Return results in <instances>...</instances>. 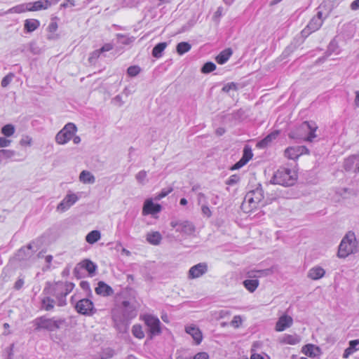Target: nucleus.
Here are the masks:
<instances>
[{"instance_id": "nucleus-18", "label": "nucleus", "mask_w": 359, "mask_h": 359, "mask_svg": "<svg viewBox=\"0 0 359 359\" xmlns=\"http://www.w3.org/2000/svg\"><path fill=\"white\" fill-rule=\"evenodd\" d=\"M43 292L44 294H51L55 297L57 299L58 306H64L67 304L66 297H64V295L59 294V290H56L55 287H53V289L45 287Z\"/></svg>"}, {"instance_id": "nucleus-39", "label": "nucleus", "mask_w": 359, "mask_h": 359, "mask_svg": "<svg viewBox=\"0 0 359 359\" xmlns=\"http://www.w3.org/2000/svg\"><path fill=\"white\" fill-rule=\"evenodd\" d=\"M16 152L11 149H0V163L6 159L13 158Z\"/></svg>"}, {"instance_id": "nucleus-3", "label": "nucleus", "mask_w": 359, "mask_h": 359, "mask_svg": "<svg viewBox=\"0 0 359 359\" xmlns=\"http://www.w3.org/2000/svg\"><path fill=\"white\" fill-rule=\"evenodd\" d=\"M66 323V320L62 318H48L46 316H41L33 320L34 330L41 331L45 330L49 332H54L60 329Z\"/></svg>"}, {"instance_id": "nucleus-51", "label": "nucleus", "mask_w": 359, "mask_h": 359, "mask_svg": "<svg viewBox=\"0 0 359 359\" xmlns=\"http://www.w3.org/2000/svg\"><path fill=\"white\" fill-rule=\"evenodd\" d=\"M101 52L99 51V49L93 51L89 56L88 60L90 63H94L97 60V59L100 56Z\"/></svg>"}, {"instance_id": "nucleus-12", "label": "nucleus", "mask_w": 359, "mask_h": 359, "mask_svg": "<svg viewBox=\"0 0 359 359\" xmlns=\"http://www.w3.org/2000/svg\"><path fill=\"white\" fill-rule=\"evenodd\" d=\"M170 226L175 229L176 231L191 234L195 231V226L189 221H171Z\"/></svg>"}, {"instance_id": "nucleus-54", "label": "nucleus", "mask_w": 359, "mask_h": 359, "mask_svg": "<svg viewBox=\"0 0 359 359\" xmlns=\"http://www.w3.org/2000/svg\"><path fill=\"white\" fill-rule=\"evenodd\" d=\"M83 269L79 264H77L74 269L73 273L77 278H81L83 277Z\"/></svg>"}, {"instance_id": "nucleus-46", "label": "nucleus", "mask_w": 359, "mask_h": 359, "mask_svg": "<svg viewBox=\"0 0 359 359\" xmlns=\"http://www.w3.org/2000/svg\"><path fill=\"white\" fill-rule=\"evenodd\" d=\"M283 341L287 344L294 345L299 343V339L296 335L287 334L285 336Z\"/></svg>"}, {"instance_id": "nucleus-33", "label": "nucleus", "mask_w": 359, "mask_h": 359, "mask_svg": "<svg viewBox=\"0 0 359 359\" xmlns=\"http://www.w3.org/2000/svg\"><path fill=\"white\" fill-rule=\"evenodd\" d=\"M167 46L166 42H161L156 44L152 50V56L156 58H160Z\"/></svg>"}, {"instance_id": "nucleus-57", "label": "nucleus", "mask_w": 359, "mask_h": 359, "mask_svg": "<svg viewBox=\"0 0 359 359\" xmlns=\"http://www.w3.org/2000/svg\"><path fill=\"white\" fill-rule=\"evenodd\" d=\"M32 142V139L29 136H25L20 140V144L21 146H30Z\"/></svg>"}, {"instance_id": "nucleus-45", "label": "nucleus", "mask_w": 359, "mask_h": 359, "mask_svg": "<svg viewBox=\"0 0 359 359\" xmlns=\"http://www.w3.org/2000/svg\"><path fill=\"white\" fill-rule=\"evenodd\" d=\"M147 171L142 170L137 172L135 175V179L138 183L141 184H145V183L148 181L147 180Z\"/></svg>"}, {"instance_id": "nucleus-24", "label": "nucleus", "mask_w": 359, "mask_h": 359, "mask_svg": "<svg viewBox=\"0 0 359 359\" xmlns=\"http://www.w3.org/2000/svg\"><path fill=\"white\" fill-rule=\"evenodd\" d=\"M325 271L320 266L311 268L308 273V277L312 280H318L324 276Z\"/></svg>"}, {"instance_id": "nucleus-7", "label": "nucleus", "mask_w": 359, "mask_h": 359, "mask_svg": "<svg viewBox=\"0 0 359 359\" xmlns=\"http://www.w3.org/2000/svg\"><path fill=\"white\" fill-rule=\"evenodd\" d=\"M144 321L148 327V335L149 339L158 336L161 333V322L157 317L151 315H145Z\"/></svg>"}, {"instance_id": "nucleus-21", "label": "nucleus", "mask_w": 359, "mask_h": 359, "mask_svg": "<svg viewBox=\"0 0 359 359\" xmlns=\"http://www.w3.org/2000/svg\"><path fill=\"white\" fill-rule=\"evenodd\" d=\"M273 273L272 269H266L262 270H251L247 272L246 276L248 278L258 279L261 277H265L271 275Z\"/></svg>"}, {"instance_id": "nucleus-30", "label": "nucleus", "mask_w": 359, "mask_h": 359, "mask_svg": "<svg viewBox=\"0 0 359 359\" xmlns=\"http://www.w3.org/2000/svg\"><path fill=\"white\" fill-rule=\"evenodd\" d=\"M81 182L85 184H93L95 182L94 175L89 171L83 170L79 175Z\"/></svg>"}, {"instance_id": "nucleus-50", "label": "nucleus", "mask_w": 359, "mask_h": 359, "mask_svg": "<svg viewBox=\"0 0 359 359\" xmlns=\"http://www.w3.org/2000/svg\"><path fill=\"white\" fill-rule=\"evenodd\" d=\"M172 188L170 187L168 189H163L156 196V200H161V198L168 196L170 193L172 191Z\"/></svg>"}, {"instance_id": "nucleus-20", "label": "nucleus", "mask_w": 359, "mask_h": 359, "mask_svg": "<svg viewBox=\"0 0 359 359\" xmlns=\"http://www.w3.org/2000/svg\"><path fill=\"white\" fill-rule=\"evenodd\" d=\"M79 264L83 270L84 269L88 272L90 276L93 277L95 276L97 266L91 260L86 259L80 262Z\"/></svg>"}, {"instance_id": "nucleus-47", "label": "nucleus", "mask_w": 359, "mask_h": 359, "mask_svg": "<svg viewBox=\"0 0 359 359\" xmlns=\"http://www.w3.org/2000/svg\"><path fill=\"white\" fill-rule=\"evenodd\" d=\"M140 72L141 68L137 65L130 66L127 69V74L131 77L136 76Z\"/></svg>"}, {"instance_id": "nucleus-29", "label": "nucleus", "mask_w": 359, "mask_h": 359, "mask_svg": "<svg viewBox=\"0 0 359 359\" xmlns=\"http://www.w3.org/2000/svg\"><path fill=\"white\" fill-rule=\"evenodd\" d=\"M243 283L244 287L250 292H255L259 285L258 279L256 278L246 279Z\"/></svg>"}, {"instance_id": "nucleus-59", "label": "nucleus", "mask_w": 359, "mask_h": 359, "mask_svg": "<svg viewBox=\"0 0 359 359\" xmlns=\"http://www.w3.org/2000/svg\"><path fill=\"white\" fill-rule=\"evenodd\" d=\"M246 164L245 161H243L241 158L236 162L234 165H233L230 170H235L241 168L243 166H244Z\"/></svg>"}, {"instance_id": "nucleus-43", "label": "nucleus", "mask_w": 359, "mask_h": 359, "mask_svg": "<svg viewBox=\"0 0 359 359\" xmlns=\"http://www.w3.org/2000/svg\"><path fill=\"white\" fill-rule=\"evenodd\" d=\"M11 11L16 13H22L26 11H29L28 3L19 4L16 6L13 7Z\"/></svg>"}, {"instance_id": "nucleus-10", "label": "nucleus", "mask_w": 359, "mask_h": 359, "mask_svg": "<svg viewBox=\"0 0 359 359\" xmlns=\"http://www.w3.org/2000/svg\"><path fill=\"white\" fill-rule=\"evenodd\" d=\"M79 199V196L68 191L67 195L62 201L57 205V210L60 212H65L69 210L73 205H74Z\"/></svg>"}, {"instance_id": "nucleus-63", "label": "nucleus", "mask_w": 359, "mask_h": 359, "mask_svg": "<svg viewBox=\"0 0 359 359\" xmlns=\"http://www.w3.org/2000/svg\"><path fill=\"white\" fill-rule=\"evenodd\" d=\"M80 287L85 291L90 292V284L88 281H86V280L81 281Z\"/></svg>"}, {"instance_id": "nucleus-35", "label": "nucleus", "mask_w": 359, "mask_h": 359, "mask_svg": "<svg viewBox=\"0 0 359 359\" xmlns=\"http://www.w3.org/2000/svg\"><path fill=\"white\" fill-rule=\"evenodd\" d=\"M303 126H306L307 128L310 130L309 135L306 137V140L309 142H312L313 140L316 137L315 132L317 129V126L315 123H310L308 121H305L303 123Z\"/></svg>"}, {"instance_id": "nucleus-64", "label": "nucleus", "mask_w": 359, "mask_h": 359, "mask_svg": "<svg viewBox=\"0 0 359 359\" xmlns=\"http://www.w3.org/2000/svg\"><path fill=\"white\" fill-rule=\"evenodd\" d=\"M24 285V279L18 278L17 281L15 283L14 288L17 290H20Z\"/></svg>"}, {"instance_id": "nucleus-44", "label": "nucleus", "mask_w": 359, "mask_h": 359, "mask_svg": "<svg viewBox=\"0 0 359 359\" xmlns=\"http://www.w3.org/2000/svg\"><path fill=\"white\" fill-rule=\"evenodd\" d=\"M216 69V65L212 62H205L201 68V72L204 74H208Z\"/></svg>"}, {"instance_id": "nucleus-41", "label": "nucleus", "mask_w": 359, "mask_h": 359, "mask_svg": "<svg viewBox=\"0 0 359 359\" xmlns=\"http://www.w3.org/2000/svg\"><path fill=\"white\" fill-rule=\"evenodd\" d=\"M253 154L251 148L248 145H245L243 149V156L241 159L246 163L252 158Z\"/></svg>"}, {"instance_id": "nucleus-28", "label": "nucleus", "mask_w": 359, "mask_h": 359, "mask_svg": "<svg viewBox=\"0 0 359 359\" xmlns=\"http://www.w3.org/2000/svg\"><path fill=\"white\" fill-rule=\"evenodd\" d=\"M41 309L50 311L54 309L55 301L50 297H45L41 301Z\"/></svg>"}, {"instance_id": "nucleus-14", "label": "nucleus", "mask_w": 359, "mask_h": 359, "mask_svg": "<svg viewBox=\"0 0 359 359\" xmlns=\"http://www.w3.org/2000/svg\"><path fill=\"white\" fill-rule=\"evenodd\" d=\"M161 210V205L160 204L154 203L151 199H147L144 203L142 214L144 215H154L158 213Z\"/></svg>"}, {"instance_id": "nucleus-27", "label": "nucleus", "mask_w": 359, "mask_h": 359, "mask_svg": "<svg viewBox=\"0 0 359 359\" xmlns=\"http://www.w3.org/2000/svg\"><path fill=\"white\" fill-rule=\"evenodd\" d=\"M338 48H339V46H338L337 42L336 41L335 39H332L328 45L327 49L325 53V56L319 58L318 60L320 61H323L327 57H329L332 53H339Z\"/></svg>"}, {"instance_id": "nucleus-19", "label": "nucleus", "mask_w": 359, "mask_h": 359, "mask_svg": "<svg viewBox=\"0 0 359 359\" xmlns=\"http://www.w3.org/2000/svg\"><path fill=\"white\" fill-rule=\"evenodd\" d=\"M95 292L103 297H109L114 294V290L104 282L100 281L97 283V287L95 288Z\"/></svg>"}, {"instance_id": "nucleus-22", "label": "nucleus", "mask_w": 359, "mask_h": 359, "mask_svg": "<svg viewBox=\"0 0 359 359\" xmlns=\"http://www.w3.org/2000/svg\"><path fill=\"white\" fill-rule=\"evenodd\" d=\"M302 352L307 356L313 358L320 353V348L313 344H309L302 348Z\"/></svg>"}, {"instance_id": "nucleus-58", "label": "nucleus", "mask_w": 359, "mask_h": 359, "mask_svg": "<svg viewBox=\"0 0 359 359\" xmlns=\"http://www.w3.org/2000/svg\"><path fill=\"white\" fill-rule=\"evenodd\" d=\"M250 359H270V357L262 353H252Z\"/></svg>"}, {"instance_id": "nucleus-32", "label": "nucleus", "mask_w": 359, "mask_h": 359, "mask_svg": "<svg viewBox=\"0 0 359 359\" xmlns=\"http://www.w3.org/2000/svg\"><path fill=\"white\" fill-rule=\"evenodd\" d=\"M162 240V236L158 231H154L147 234V241L152 245H158Z\"/></svg>"}, {"instance_id": "nucleus-11", "label": "nucleus", "mask_w": 359, "mask_h": 359, "mask_svg": "<svg viewBox=\"0 0 359 359\" xmlns=\"http://www.w3.org/2000/svg\"><path fill=\"white\" fill-rule=\"evenodd\" d=\"M34 242L29 243L27 245L22 247L15 254V259L18 261H28L32 259L34 253L36 251L34 248Z\"/></svg>"}, {"instance_id": "nucleus-56", "label": "nucleus", "mask_w": 359, "mask_h": 359, "mask_svg": "<svg viewBox=\"0 0 359 359\" xmlns=\"http://www.w3.org/2000/svg\"><path fill=\"white\" fill-rule=\"evenodd\" d=\"M114 48V44L111 43H107L104 44L100 49L99 51L101 53H104L105 52L109 51Z\"/></svg>"}, {"instance_id": "nucleus-36", "label": "nucleus", "mask_w": 359, "mask_h": 359, "mask_svg": "<svg viewBox=\"0 0 359 359\" xmlns=\"http://www.w3.org/2000/svg\"><path fill=\"white\" fill-rule=\"evenodd\" d=\"M285 156L289 159L294 160L298 158L300 154H299L297 147H290L287 148L285 151Z\"/></svg>"}, {"instance_id": "nucleus-62", "label": "nucleus", "mask_w": 359, "mask_h": 359, "mask_svg": "<svg viewBox=\"0 0 359 359\" xmlns=\"http://www.w3.org/2000/svg\"><path fill=\"white\" fill-rule=\"evenodd\" d=\"M359 345V339H354L349 341L348 347L355 352L357 349L356 346Z\"/></svg>"}, {"instance_id": "nucleus-6", "label": "nucleus", "mask_w": 359, "mask_h": 359, "mask_svg": "<svg viewBox=\"0 0 359 359\" xmlns=\"http://www.w3.org/2000/svg\"><path fill=\"white\" fill-rule=\"evenodd\" d=\"M77 131L76 126L73 123H68L60 130L55 136V141L59 144L68 142Z\"/></svg>"}, {"instance_id": "nucleus-60", "label": "nucleus", "mask_w": 359, "mask_h": 359, "mask_svg": "<svg viewBox=\"0 0 359 359\" xmlns=\"http://www.w3.org/2000/svg\"><path fill=\"white\" fill-rule=\"evenodd\" d=\"M198 204H206L208 203V201H207V197L205 196V195L203 194V193H198Z\"/></svg>"}, {"instance_id": "nucleus-61", "label": "nucleus", "mask_w": 359, "mask_h": 359, "mask_svg": "<svg viewBox=\"0 0 359 359\" xmlns=\"http://www.w3.org/2000/svg\"><path fill=\"white\" fill-rule=\"evenodd\" d=\"M11 143V140L6 139V137H0V147H8Z\"/></svg>"}, {"instance_id": "nucleus-26", "label": "nucleus", "mask_w": 359, "mask_h": 359, "mask_svg": "<svg viewBox=\"0 0 359 359\" xmlns=\"http://www.w3.org/2000/svg\"><path fill=\"white\" fill-rule=\"evenodd\" d=\"M40 22L36 19H27L25 20L24 29L27 32H32L39 28Z\"/></svg>"}, {"instance_id": "nucleus-13", "label": "nucleus", "mask_w": 359, "mask_h": 359, "mask_svg": "<svg viewBox=\"0 0 359 359\" xmlns=\"http://www.w3.org/2000/svg\"><path fill=\"white\" fill-rule=\"evenodd\" d=\"M208 271V264L205 262L198 263L190 268L189 278H197L202 276Z\"/></svg>"}, {"instance_id": "nucleus-49", "label": "nucleus", "mask_w": 359, "mask_h": 359, "mask_svg": "<svg viewBox=\"0 0 359 359\" xmlns=\"http://www.w3.org/2000/svg\"><path fill=\"white\" fill-rule=\"evenodd\" d=\"M241 178L238 175H232L226 181V184L229 186H233L239 182Z\"/></svg>"}, {"instance_id": "nucleus-9", "label": "nucleus", "mask_w": 359, "mask_h": 359, "mask_svg": "<svg viewBox=\"0 0 359 359\" xmlns=\"http://www.w3.org/2000/svg\"><path fill=\"white\" fill-rule=\"evenodd\" d=\"M75 309L78 313L85 316H91L96 311L93 302L87 298L77 301L75 304Z\"/></svg>"}, {"instance_id": "nucleus-38", "label": "nucleus", "mask_w": 359, "mask_h": 359, "mask_svg": "<svg viewBox=\"0 0 359 359\" xmlns=\"http://www.w3.org/2000/svg\"><path fill=\"white\" fill-rule=\"evenodd\" d=\"M191 46L188 42H180L177 45L176 50L177 53L182 55L190 50Z\"/></svg>"}, {"instance_id": "nucleus-42", "label": "nucleus", "mask_w": 359, "mask_h": 359, "mask_svg": "<svg viewBox=\"0 0 359 359\" xmlns=\"http://www.w3.org/2000/svg\"><path fill=\"white\" fill-rule=\"evenodd\" d=\"M15 133V127L12 124H6L1 128V133L6 137H11Z\"/></svg>"}, {"instance_id": "nucleus-17", "label": "nucleus", "mask_w": 359, "mask_h": 359, "mask_svg": "<svg viewBox=\"0 0 359 359\" xmlns=\"http://www.w3.org/2000/svg\"><path fill=\"white\" fill-rule=\"evenodd\" d=\"M186 332L190 334L194 340L196 345H199L203 340V334L200 329L196 326H187L185 328Z\"/></svg>"}, {"instance_id": "nucleus-37", "label": "nucleus", "mask_w": 359, "mask_h": 359, "mask_svg": "<svg viewBox=\"0 0 359 359\" xmlns=\"http://www.w3.org/2000/svg\"><path fill=\"white\" fill-rule=\"evenodd\" d=\"M100 232L97 230H93L87 234L86 241L90 244H93L100 240Z\"/></svg>"}, {"instance_id": "nucleus-34", "label": "nucleus", "mask_w": 359, "mask_h": 359, "mask_svg": "<svg viewBox=\"0 0 359 359\" xmlns=\"http://www.w3.org/2000/svg\"><path fill=\"white\" fill-rule=\"evenodd\" d=\"M74 286L75 285L71 282H58L55 283L54 287L56 288V290H65L68 293H70L73 290Z\"/></svg>"}, {"instance_id": "nucleus-5", "label": "nucleus", "mask_w": 359, "mask_h": 359, "mask_svg": "<svg viewBox=\"0 0 359 359\" xmlns=\"http://www.w3.org/2000/svg\"><path fill=\"white\" fill-rule=\"evenodd\" d=\"M264 199V190L261 184L252 190L249 191L244 198L243 205L248 203L252 209L256 208L257 205Z\"/></svg>"}, {"instance_id": "nucleus-8", "label": "nucleus", "mask_w": 359, "mask_h": 359, "mask_svg": "<svg viewBox=\"0 0 359 359\" xmlns=\"http://www.w3.org/2000/svg\"><path fill=\"white\" fill-rule=\"evenodd\" d=\"M322 15L323 13L321 11H318L317 15L309 21L307 26L301 32L303 37H307L312 32H314L320 28L323 22Z\"/></svg>"}, {"instance_id": "nucleus-2", "label": "nucleus", "mask_w": 359, "mask_h": 359, "mask_svg": "<svg viewBox=\"0 0 359 359\" xmlns=\"http://www.w3.org/2000/svg\"><path fill=\"white\" fill-rule=\"evenodd\" d=\"M297 180V174L290 168L281 167L278 169L271 177L270 182L283 187L293 186Z\"/></svg>"}, {"instance_id": "nucleus-52", "label": "nucleus", "mask_w": 359, "mask_h": 359, "mask_svg": "<svg viewBox=\"0 0 359 359\" xmlns=\"http://www.w3.org/2000/svg\"><path fill=\"white\" fill-rule=\"evenodd\" d=\"M116 37L118 39L120 40V41L123 43V44H126V45H128L129 44L130 42L133 41V40L130 39V38H128L127 37L126 35L123 34H116Z\"/></svg>"}, {"instance_id": "nucleus-31", "label": "nucleus", "mask_w": 359, "mask_h": 359, "mask_svg": "<svg viewBox=\"0 0 359 359\" xmlns=\"http://www.w3.org/2000/svg\"><path fill=\"white\" fill-rule=\"evenodd\" d=\"M356 161H359V154L352 155L346 158L344 162V170L346 171L351 170Z\"/></svg>"}, {"instance_id": "nucleus-25", "label": "nucleus", "mask_w": 359, "mask_h": 359, "mask_svg": "<svg viewBox=\"0 0 359 359\" xmlns=\"http://www.w3.org/2000/svg\"><path fill=\"white\" fill-rule=\"evenodd\" d=\"M279 133L278 131H274L266 135L264 139H262L261 141H259L257 143V146L260 148H266L267 147L273 140H275Z\"/></svg>"}, {"instance_id": "nucleus-40", "label": "nucleus", "mask_w": 359, "mask_h": 359, "mask_svg": "<svg viewBox=\"0 0 359 359\" xmlns=\"http://www.w3.org/2000/svg\"><path fill=\"white\" fill-rule=\"evenodd\" d=\"M132 333L133 336L137 339H142L144 337V333L140 325L136 324L133 326Z\"/></svg>"}, {"instance_id": "nucleus-16", "label": "nucleus", "mask_w": 359, "mask_h": 359, "mask_svg": "<svg viewBox=\"0 0 359 359\" xmlns=\"http://www.w3.org/2000/svg\"><path fill=\"white\" fill-rule=\"evenodd\" d=\"M293 323V319L291 316L283 315L280 316L276 324V330L278 332L284 331L286 328L290 327Z\"/></svg>"}, {"instance_id": "nucleus-1", "label": "nucleus", "mask_w": 359, "mask_h": 359, "mask_svg": "<svg viewBox=\"0 0 359 359\" xmlns=\"http://www.w3.org/2000/svg\"><path fill=\"white\" fill-rule=\"evenodd\" d=\"M137 313V310L133 304L128 301H123L121 303V311H115L112 315L116 328L120 332H126L130 320L135 318Z\"/></svg>"}, {"instance_id": "nucleus-23", "label": "nucleus", "mask_w": 359, "mask_h": 359, "mask_svg": "<svg viewBox=\"0 0 359 359\" xmlns=\"http://www.w3.org/2000/svg\"><path fill=\"white\" fill-rule=\"evenodd\" d=\"M232 53L233 51L231 48H226L219 53L215 57V60L218 64L224 65L229 60Z\"/></svg>"}, {"instance_id": "nucleus-53", "label": "nucleus", "mask_w": 359, "mask_h": 359, "mask_svg": "<svg viewBox=\"0 0 359 359\" xmlns=\"http://www.w3.org/2000/svg\"><path fill=\"white\" fill-rule=\"evenodd\" d=\"M236 84L233 82H231L224 86V87L222 88V91L225 93H229L231 90H236Z\"/></svg>"}, {"instance_id": "nucleus-55", "label": "nucleus", "mask_w": 359, "mask_h": 359, "mask_svg": "<svg viewBox=\"0 0 359 359\" xmlns=\"http://www.w3.org/2000/svg\"><path fill=\"white\" fill-rule=\"evenodd\" d=\"M201 211L203 215L206 216L207 217H210L212 216V212L208 207V203L203 204L201 205Z\"/></svg>"}, {"instance_id": "nucleus-48", "label": "nucleus", "mask_w": 359, "mask_h": 359, "mask_svg": "<svg viewBox=\"0 0 359 359\" xmlns=\"http://www.w3.org/2000/svg\"><path fill=\"white\" fill-rule=\"evenodd\" d=\"M14 77V74L13 73H9L6 76H5L3 79L1 80V86L3 87V88H6L7 87L10 83L12 81Z\"/></svg>"}, {"instance_id": "nucleus-4", "label": "nucleus", "mask_w": 359, "mask_h": 359, "mask_svg": "<svg viewBox=\"0 0 359 359\" xmlns=\"http://www.w3.org/2000/svg\"><path fill=\"white\" fill-rule=\"evenodd\" d=\"M356 238L353 232L349 231L341 240L338 250V257L345 258L355 252Z\"/></svg>"}, {"instance_id": "nucleus-15", "label": "nucleus", "mask_w": 359, "mask_h": 359, "mask_svg": "<svg viewBox=\"0 0 359 359\" xmlns=\"http://www.w3.org/2000/svg\"><path fill=\"white\" fill-rule=\"evenodd\" d=\"M54 2L53 0H39L34 2H29V11H37L48 8Z\"/></svg>"}]
</instances>
